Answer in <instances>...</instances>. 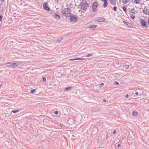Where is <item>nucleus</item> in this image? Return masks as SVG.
<instances>
[{
    "instance_id": "f257e3e1",
    "label": "nucleus",
    "mask_w": 149,
    "mask_h": 149,
    "mask_svg": "<svg viewBox=\"0 0 149 149\" xmlns=\"http://www.w3.org/2000/svg\"><path fill=\"white\" fill-rule=\"evenodd\" d=\"M70 9L66 8L63 9L62 11L63 16L65 17L70 16L71 15Z\"/></svg>"
},
{
    "instance_id": "f03ea898",
    "label": "nucleus",
    "mask_w": 149,
    "mask_h": 149,
    "mask_svg": "<svg viewBox=\"0 0 149 149\" xmlns=\"http://www.w3.org/2000/svg\"><path fill=\"white\" fill-rule=\"evenodd\" d=\"M80 6L81 9L83 10H86L88 6L87 3L85 1H83L81 3Z\"/></svg>"
},
{
    "instance_id": "7ed1b4c3",
    "label": "nucleus",
    "mask_w": 149,
    "mask_h": 149,
    "mask_svg": "<svg viewBox=\"0 0 149 149\" xmlns=\"http://www.w3.org/2000/svg\"><path fill=\"white\" fill-rule=\"evenodd\" d=\"M140 23L142 26L146 28L148 27V25L147 24L146 22L143 19H141Z\"/></svg>"
},
{
    "instance_id": "20e7f679",
    "label": "nucleus",
    "mask_w": 149,
    "mask_h": 149,
    "mask_svg": "<svg viewBox=\"0 0 149 149\" xmlns=\"http://www.w3.org/2000/svg\"><path fill=\"white\" fill-rule=\"evenodd\" d=\"M70 22H76L77 19V17L76 16L71 15L70 16Z\"/></svg>"
},
{
    "instance_id": "39448f33",
    "label": "nucleus",
    "mask_w": 149,
    "mask_h": 149,
    "mask_svg": "<svg viewBox=\"0 0 149 149\" xmlns=\"http://www.w3.org/2000/svg\"><path fill=\"white\" fill-rule=\"evenodd\" d=\"M97 3L95 2L93 3L92 6V9L94 12L97 10Z\"/></svg>"
},
{
    "instance_id": "423d86ee",
    "label": "nucleus",
    "mask_w": 149,
    "mask_h": 149,
    "mask_svg": "<svg viewBox=\"0 0 149 149\" xmlns=\"http://www.w3.org/2000/svg\"><path fill=\"white\" fill-rule=\"evenodd\" d=\"M43 6L45 9L47 10H50V8L48 7V5L46 3H44Z\"/></svg>"
},
{
    "instance_id": "0eeeda50",
    "label": "nucleus",
    "mask_w": 149,
    "mask_h": 149,
    "mask_svg": "<svg viewBox=\"0 0 149 149\" xmlns=\"http://www.w3.org/2000/svg\"><path fill=\"white\" fill-rule=\"evenodd\" d=\"M143 13L146 15L149 14V11L146 8H145L143 10Z\"/></svg>"
},
{
    "instance_id": "6e6552de",
    "label": "nucleus",
    "mask_w": 149,
    "mask_h": 149,
    "mask_svg": "<svg viewBox=\"0 0 149 149\" xmlns=\"http://www.w3.org/2000/svg\"><path fill=\"white\" fill-rule=\"evenodd\" d=\"M123 22L125 24L129 27L130 28H132L133 27L132 25L130 23L128 22L123 21Z\"/></svg>"
},
{
    "instance_id": "1a4fd4ad",
    "label": "nucleus",
    "mask_w": 149,
    "mask_h": 149,
    "mask_svg": "<svg viewBox=\"0 0 149 149\" xmlns=\"http://www.w3.org/2000/svg\"><path fill=\"white\" fill-rule=\"evenodd\" d=\"M97 21L99 22H104V18L102 17H99L97 18Z\"/></svg>"
},
{
    "instance_id": "9d476101",
    "label": "nucleus",
    "mask_w": 149,
    "mask_h": 149,
    "mask_svg": "<svg viewBox=\"0 0 149 149\" xmlns=\"http://www.w3.org/2000/svg\"><path fill=\"white\" fill-rule=\"evenodd\" d=\"M103 1L104 2L103 6L104 7L106 8L108 4L107 0H103Z\"/></svg>"
},
{
    "instance_id": "9b49d317",
    "label": "nucleus",
    "mask_w": 149,
    "mask_h": 149,
    "mask_svg": "<svg viewBox=\"0 0 149 149\" xmlns=\"http://www.w3.org/2000/svg\"><path fill=\"white\" fill-rule=\"evenodd\" d=\"M54 17L57 19H60V16L59 15L56 14L54 16Z\"/></svg>"
},
{
    "instance_id": "f8f14e48",
    "label": "nucleus",
    "mask_w": 149,
    "mask_h": 149,
    "mask_svg": "<svg viewBox=\"0 0 149 149\" xmlns=\"http://www.w3.org/2000/svg\"><path fill=\"white\" fill-rule=\"evenodd\" d=\"M86 58H77L75 59H70L69 60L70 61H74V60H85L86 59Z\"/></svg>"
},
{
    "instance_id": "ddd939ff",
    "label": "nucleus",
    "mask_w": 149,
    "mask_h": 149,
    "mask_svg": "<svg viewBox=\"0 0 149 149\" xmlns=\"http://www.w3.org/2000/svg\"><path fill=\"white\" fill-rule=\"evenodd\" d=\"M111 3L113 5H115L116 4V0H109Z\"/></svg>"
},
{
    "instance_id": "4468645a",
    "label": "nucleus",
    "mask_w": 149,
    "mask_h": 149,
    "mask_svg": "<svg viewBox=\"0 0 149 149\" xmlns=\"http://www.w3.org/2000/svg\"><path fill=\"white\" fill-rule=\"evenodd\" d=\"M97 26L96 25H91L90 26H89V28H92L93 29H94L95 28L97 27Z\"/></svg>"
},
{
    "instance_id": "2eb2a0df",
    "label": "nucleus",
    "mask_w": 149,
    "mask_h": 149,
    "mask_svg": "<svg viewBox=\"0 0 149 149\" xmlns=\"http://www.w3.org/2000/svg\"><path fill=\"white\" fill-rule=\"evenodd\" d=\"M132 114L134 116H136L137 115V112L136 111H134L132 113Z\"/></svg>"
},
{
    "instance_id": "dca6fc26",
    "label": "nucleus",
    "mask_w": 149,
    "mask_h": 149,
    "mask_svg": "<svg viewBox=\"0 0 149 149\" xmlns=\"http://www.w3.org/2000/svg\"><path fill=\"white\" fill-rule=\"evenodd\" d=\"M12 66H17L18 65V63H13L12 62Z\"/></svg>"
},
{
    "instance_id": "f3484780",
    "label": "nucleus",
    "mask_w": 149,
    "mask_h": 149,
    "mask_svg": "<svg viewBox=\"0 0 149 149\" xmlns=\"http://www.w3.org/2000/svg\"><path fill=\"white\" fill-rule=\"evenodd\" d=\"M72 88L71 87H68L66 88L65 89V91H66L68 90H70Z\"/></svg>"
},
{
    "instance_id": "a211bd4d",
    "label": "nucleus",
    "mask_w": 149,
    "mask_h": 149,
    "mask_svg": "<svg viewBox=\"0 0 149 149\" xmlns=\"http://www.w3.org/2000/svg\"><path fill=\"white\" fill-rule=\"evenodd\" d=\"M12 62L11 63H6V65L7 66H12Z\"/></svg>"
},
{
    "instance_id": "6ab92c4d",
    "label": "nucleus",
    "mask_w": 149,
    "mask_h": 149,
    "mask_svg": "<svg viewBox=\"0 0 149 149\" xmlns=\"http://www.w3.org/2000/svg\"><path fill=\"white\" fill-rule=\"evenodd\" d=\"M134 3L136 4H140V0H134Z\"/></svg>"
},
{
    "instance_id": "aec40b11",
    "label": "nucleus",
    "mask_w": 149,
    "mask_h": 149,
    "mask_svg": "<svg viewBox=\"0 0 149 149\" xmlns=\"http://www.w3.org/2000/svg\"><path fill=\"white\" fill-rule=\"evenodd\" d=\"M130 17L133 19H134L135 18V16L132 14H130Z\"/></svg>"
},
{
    "instance_id": "412c9836",
    "label": "nucleus",
    "mask_w": 149,
    "mask_h": 149,
    "mask_svg": "<svg viewBox=\"0 0 149 149\" xmlns=\"http://www.w3.org/2000/svg\"><path fill=\"white\" fill-rule=\"evenodd\" d=\"M124 4L127 3L128 2V0H122Z\"/></svg>"
},
{
    "instance_id": "4be33fe9",
    "label": "nucleus",
    "mask_w": 149,
    "mask_h": 149,
    "mask_svg": "<svg viewBox=\"0 0 149 149\" xmlns=\"http://www.w3.org/2000/svg\"><path fill=\"white\" fill-rule=\"evenodd\" d=\"M19 111V110L18 109L13 110L12 111V112L14 113H15L18 112Z\"/></svg>"
},
{
    "instance_id": "5701e85b",
    "label": "nucleus",
    "mask_w": 149,
    "mask_h": 149,
    "mask_svg": "<svg viewBox=\"0 0 149 149\" xmlns=\"http://www.w3.org/2000/svg\"><path fill=\"white\" fill-rule=\"evenodd\" d=\"M131 13H134V14L135 13V9H133V8H132V9H131Z\"/></svg>"
},
{
    "instance_id": "b1692460",
    "label": "nucleus",
    "mask_w": 149,
    "mask_h": 149,
    "mask_svg": "<svg viewBox=\"0 0 149 149\" xmlns=\"http://www.w3.org/2000/svg\"><path fill=\"white\" fill-rule=\"evenodd\" d=\"M36 91V90L33 89L31 90V93H34Z\"/></svg>"
},
{
    "instance_id": "393cba45",
    "label": "nucleus",
    "mask_w": 149,
    "mask_h": 149,
    "mask_svg": "<svg viewBox=\"0 0 149 149\" xmlns=\"http://www.w3.org/2000/svg\"><path fill=\"white\" fill-rule=\"evenodd\" d=\"M123 9L125 12H126V8L125 6L123 7Z\"/></svg>"
},
{
    "instance_id": "a878e982",
    "label": "nucleus",
    "mask_w": 149,
    "mask_h": 149,
    "mask_svg": "<svg viewBox=\"0 0 149 149\" xmlns=\"http://www.w3.org/2000/svg\"><path fill=\"white\" fill-rule=\"evenodd\" d=\"M117 8L116 6H115L113 8V10L115 11H116Z\"/></svg>"
},
{
    "instance_id": "bb28decb",
    "label": "nucleus",
    "mask_w": 149,
    "mask_h": 149,
    "mask_svg": "<svg viewBox=\"0 0 149 149\" xmlns=\"http://www.w3.org/2000/svg\"><path fill=\"white\" fill-rule=\"evenodd\" d=\"M62 40V38H60L58 40H57V42H59L60 41H61V40Z\"/></svg>"
},
{
    "instance_id": "cd10ccee",
    "label": "nucleus",
    "mask_w": 149,
    "mask_h": 149,
    "mask_svg": "<svg viewBox=\"0 0 149 149\" xmlns=\"http://www.w3.org/2000/svg\"><path fill=\"white\" fill-rule=\"evenodd\" d=\"M104 84L103 83H102L100 84V87H101L104 86Z\"/></svg>"
},
{
    "instance_id": "c85d7f7f",
    "label": "nucleus",
    "mask_w": 149,
    "mask_h": 149,
    "mask_svg": "<svg viewBox=\"0 0 149 149\" xmlns=\"http://www.w3.org/2000/svg\"><path fill=\"white\" fill-rule=\"evenodd\" d=\"M129 67V65H126V66H125V68L126 69H127Z\"/></svg>"
},
{
    "instance_id": "c756f323",
    "label": "nucleus",
    "mask_w": 149,
    "mask_h": 149,
    "mask_svg": "<svg viewBox=\"0 0 149 149\" xmlns=\"http://www.w3.org/2000/svg\"><path fill=\"white\" fill-rule=\"evenodd\" d=\"M54 113L56 115H57L58 114V112L57 111H56L54 112Z\"/></svg>"
},
{
    "instance_id": "7c9ffc66",
    "label": "nucleus",
    "mask_w": 149,
    "mask_h": 149,
    "mask_svg": "<svg viewBox=\"0 0 149 149\" xmlns=\"http://www.w3.org/2000/svg\"><path fill=\"white\" fill-rule=\"evenodd\" d=\"M3 18V16L2 15H0V21H1Z\"/></svg>"
},
{
    "instance_id": "2f4dec72",
    "label": "nucleus",
    "mask_w": 149,
    "mask_h": 149,
    "mask_svg": "<svg viewBox=\"0 0 149 149\" xmlns=\"http://www.w3.org/2000/svg\"><path fill=\"white\" fill-rule=\"evenodd\" d=\"M92 54H89L87 55V57H89V56H92Z\"/></svg>"
},
{
    "instance_id": "473e14b6",
    "label": "nucleus",
    "mask_w": 149,
    "mask_h": 149,
    "mask_svg": "<svg viewBox=\"0 0 149 149\" xmlns=\"http://www.w3.org/2000/svg\"><path fill=\"white\" fill-rule=\"evenodd\" d=\"M115 83L116 84H117V85H118L119 84V83L117 81H115Z\"/></svg>"
},
{
    "instance_id": "72a5a7b5",
    "label": "nucleus",
    "mask_w": 149,
    "mask_h": 149,
    "mask_svg": "<svg viewBox=\"0 0 149 149\" xmlns=\"http://www.w3.org/2000/svg\"><path fill=\"white\" fill-rule=\"evenodd\" d=\"M43 80L44 81H45L46 80V78L45 77H43Z\"/></svg>"
},
{
    "instance_id": "f704fd0d",
    "label": "nucleus",
    "mask_w": 149,
    "mask_h": 149,
    "mask_svg": "<svg viewBox=\"0 0 149 149\" xmlns=\"http://www.w3.org/2000/svg\"><path fill=\"white\" fill-rule=\"evenodd\" d=\"M116 130H115L113 132V134H116Z\"/></svg>"
},
{
    "instance_id": "c9c22d12",
    "label": "nucleus",
    "mask_w": 149,
    "mask_h": 149,
    "mask_svg": "<svg viewBox=\"0 0 149 149\" xmlns=\"http://www.w3.org/2000/svg\"><path fill=\"white\" fill-rule=\"evenodd\" d=\"M135 94L136 95H137L138 94V92H136L135 93Z\"/></svg>"
},
{
    "instance_id": "e433bc0d",
    "label": "nucleus",
    "mask_w": 149,
    "mask_h": 149,
    "mask_svg": "<svg viewBox=\"0 0 149 149\" xmlns=\"http://www.w3.org/2000/svg\"><path fill=\"white\" fill-rule=\"evenodd\" d=\"M148 25H149V18L148 19Z\"/></svg>"
},
{
    "instance_id": "4c0bfd02",
    "label": "nucleus",
    "mask_w": 149,
    "mask_h": 149,
    "mask_svg": "<svg viewBox=\"0 0 149 149\" xmlns=\"http://www.w3.org/2000/svg\"><path fill=\"white\" fill-rule=\"evenodd\" d=\"M129 96V95H125V97H126V98H127Z\"/></svg>"
},
{
    "instance_id": "58836bf2",
    "label": "nucleus",
    "mask_w": 149,
    "mask_h": 149,
    "mask_svg": "<svg viewBox=\"0 0 149 149\" xmlns=\"http://www.w3.org/2000/svg\"><path fill=\"white\" fill-rule=\"evenodd\" d=\"M120 144H118V145H117V146H118V147H119V146H120Z\"/></svg>"
},
{
    "instance_id": "ea45409f",
    "label": "nucleus",
    "mask_w": 149,
    "mask_h": 149,
    "mask_svg": "<svg viewBox=\"0 0 149 149\" xmlns=\"http://www.w3.org/2000/svg\"><path fill=\"white\" fill-rule=\"evenodd\" d=\"M103 101H104V102H106V100L105 99H104V100H103Z\"/></svg>"
},
{
    "instance_id": "a19ab883",
    "label": "nucleus",
    "mask_w": 149,
    "mask_h": 149,
    "mask_svg": "<svg viewBox=\"0 0 149 149\" xmlns=\"http://www.w3.org/2000/svg\"><path fill=\"white\" fill-rule=\"evenodd\" d=\"M2 85H0V88L1 87Z\"/></svg>"
},
{
    "instance_id": "79ce46f5",
    "label": "nucleus",
    "mask_w": 149,
    "mask_h": 149,
    "mask_svg": "<svg viewBox=\"0 0 149 149\" xmlns=\"http://www.w3.org/2000/svg\"><path fill=\"white\" fill-rule=\"evenodd\" d=\"M101 1H102L103 0H101Z\"/></svg>"
},
{
    "instance_id": "37998d69",
    "label": "nucleus",
    "mask_w": 149,
    "mask_h": 149,
    "mask_svg": "<svg viewBox=\"0 0 149 149\" xmlns=\"http://www.w3.org/2000/svg\"><path fill=\"white\" fill-rule=\"evenodd\" d=\"M1 1H2V0H1Z\"/></svg>"
}]
</instances>
